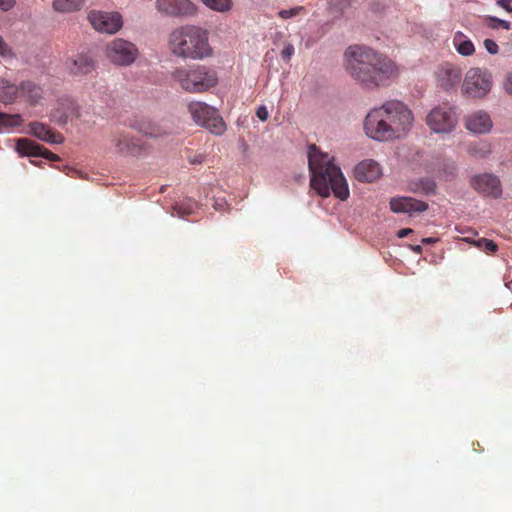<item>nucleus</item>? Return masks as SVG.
Instances as JSON below:
<instances>
[{
	"label": "nucleus",
	"mask_w": 512,
	"mask_h": 512,
	"mask_svg": "<svg viewBox=\"0 0 512 512\" xmlns=\"http://www.w3.org/2000/svg\"><path fill=\"white\" fill-rule=\"evenodd\" d=\"M344 67L359 86L368 91L386 87L400 73L388 56L361 45H351L344 52Z\"/></svg>",
	"instance_id": "nucleus-1"
},
{
	"label": "nucleus",
	"mask_w": 512,
	"mask_h": 512,
	"mask_svg": "<svg viewBox=\"0 0 512 512\" xmlns=\"http://www.w3.org/2000/svg\"><path fill=\"white\" fill-rule=\"evenodd\" d=\"M413 122L414 115L405 103L390 100L368 112L363 128L368 137L383 142L404 137Z\"/></svg>",
	"instance_id": "nucleus-2"
},
{
	"label": "nucleus",
	"mask_w": 512,
	"mask_h": 512,
	"mask_svg": "<svg viewBox=\"0 0 512 512\" xmlns=\"http://www.w3.org/2000/svg\"><path fill=\"white\" fill-rule=\"evenodd\" d=\"M308 165L311 173V187L321 197L330 196L331 192L341 201L348 199V183L334 157L324 153L316 145H311L308 152Z\"/></svg>",
	"instance_id": "nucleus-3"
},
{
	"label": "nucleus",
	"mask_w": 512,
	"mask_h": 512,
	"mask_svg": "<svg viewBox=\"0 0 512 512\" xmlns=\"http://www.w3.org/2000/svg\"><path fill=\"white\" fill-rule=\"evenodd\" d=\"M169 48L174 55L191 59H203L212 52L206 31L191 25L182 26L171 32Z\"/></svg>",
	"instance_id": "nucleus-4"
},
{
	"label": "nucleus",
	"mask_w": 512,
	"mask_h": 512,
	"mask_svg": "<svg viewBox=\"0 0 512 512\" xmlns=\"http://www.w3.org/2000/svg\"><path fill=\"white\" fill-rule=\"evenodd\" d=\"M171 78L183 91L193 94L205 93L218 84L216 71L199 64L177 67Z\"/></svg>",
	"instance_id": "nucleus-5"
},
{
	"label": "nucleus",
	"mask_w": 512,
	"mask_h": 512,
	"mask_svg": "<svg viewBox=\"0 0 512 512\" xmlns=\"http://www.w3.org/2000/svg\"><path fill=\"white\" fill-rule=\"evenodd\" d=\"M192 119L200 126L205 127L215 135H222L226 131V124L217 109L202 101H191L187 105Z\"/></svg>",
	"instance_id": "nucleus-6"
},
{
	"label": "nucleus",
	"mask_w": 512,
	"mask_h": 512,
	"mask_svg": "<svg viewBox=\"0 0 512 512\" xmlns=\"http://www.w3.org/2000/svg\"><path fill=\"white\" fill-rule=\"evenodd\" d=\"M458 119L453 108L448 106H437L433 108L426 116V123L435 133H451Z\"/></svg>",
	"instance_id": "nucleus-7"
},
{
	"label": "nucleus",
	"mask_w": 512,
	"mask_h": 512,
	"mask_svg": "<svg viewBox=\"0 0 512 512\" xmlns=\"http://www.w3.org/2000/svg\"><path fill=\"white\" fill-rule=\"evenodd\" d=\"M492 87V77L487 70L471 68L466 73L462 89L471 97H483Z\"/></svg>",
	"instance_id": "nucleus-8"
},
{
	"label": "nucleus",
	"mask_w": 512,
	"mask_h": 512,
	"mask_svg": "<svg viewBox=\"0 0 512 512\" xmlns=\"http://www.w3.org/2000/svg\"><path fill=\"white\" fill-rule=\"evenodd\" d=\"M107 57L111 62L120 66L132 64L138 56L136 46L124 39H114L107 45Z\"/></svg>",
	"instance_id": "nucleus-9"
},
{
	"label": "nucleus",
	"mask_w": 512,
	"mask_h": 512,
	"mask_svg": "<svg viewBox=\"0 0 512 512\" xmlns=\"http://www.w3.org/2000/svg\"><path fill=\"white\" fill-rule=\"evenodd\" d=\"M88 20L93 28L102 33L114 34L122 26V16L118 12L91 11Z\"/></svg>",
	"instance_id": "nucleus-10"
},
{
	"label": "nucleus",
	"mask_w": 512,
	"mask_h": 512,
	"mask_svg": "<svg viewBox=\"0 0 512 512\" xmlns=\"http://www.w3.org/2000/svg\"><path fill=\"white\" fill-rule=\"evenodd\" d=\"M471 186L484 196L497 199L502 195L501 181L498 176L491 173L475 175L471 179Z\"/></svg>",
	"instance_id": "nucleus-11"
},
{
	"label": "nucleus",
	"mask_w": 512,
	"mask_h": 512,
	"mask_svg": "<svg viewBox=\"0 0 512 512\" xmlns=\"http://www.w3.org/2000/svg\"><path fill=\"white\" fill-rule=\"evenodd\" d=\"M113 142L117 152L123 155L138 156L146 150L139 139L125 132H117L113 136Z\"/></svg>",
	"instance_id": "nucleus-12"
},
{
	"label": "nucleus",
	"mask_w": 512,
	"mask_h": 512,
	"mask_svg": "<svg viewBox=\"0 0 512 512\" xmlns=\"http://www.w3.org/2000/svg\"><path fill=\"white\" fill-rule=\"evenodd\" d=\"M160 12L170 16H190L196 13V6L190 0H157Z\"/></svg>",
	"instance_id": "nucleus-13"
},
{
	"label": "nucleus",
	"mask_w": 512,
	"mask_h": 512,
	"mask_svg": "<svg viewBox=\"0 0 512 512\" xmlns=\"http://www.w3.org/2000/svg\"><path fill=\"white\" fill-rule=\"evenodd\" d=\"M16 151L21 156L43 157L50 161L59 160L58 155L27 138H21L16 142Z\"/></svg>",
	"instance_id": "nucleus-14"
},
{
	"label": "nucleus",
	"mask_w": 512,
	"mask_h": 512,
	"mask_svg": "<svg viewBox=\"0 0 512 512\" xmlns=\"http://www.w3.org/2000/svg\"><path fill=\"white\" fill-rule=\"evenodd\" d=\"M390 209L394 213H407L410 216L414 213H421L428 209V204L424 201L412 197L399 196L390 200Z\"/></svg>",
	"instance_id": "nucleus-15"
},
{
	"label": "nucleus",
	"mask_w": 512,
	"mask_h": 512,
	"mask_svg": "<svg viewBox=\"0 0 512 512\" xmlns=\"http://www.w3.org/2000/svg\"><path fill=\"white\" fill-rule=\"evenodd\" d=\"M462 78V70L451 63L443 64L437 72V79L440 87L444 90L455 88Z\"/></svg>",
	"instance_id": "nucleus-16"
},
{
	"label": "nucleus",
	"mask_w": 512,
	"mask_h": 512,
	"mask_svg": "<svg viewBox=\"0 0 512 512\" xmlns=\"http://www.w3.org/2000/svg\"><path fill=\"white\" fill-rule=\"evenodd\" d=\"M78 117V106L70 99L60 100L57 107L51 113V119L60 125L66 124L68 121Z\"/></svg>",
	"instance_id": "nucleus-17"
},
{
	"label": "nucleus",
	"mask_w": 512,
	"mask_h": 512,
	"mask_svg": "<svg viewBox=\"0 0 512 512\" xmlns=\"http://www.w3.org/2000/svg\"><path fill=\"white\" fill-rule=\"evenodd\" d=\"M465 126L475 134H484L491 130L492 120L487 112L477 111L466 117Z\"/></svg>",
	"instance_id": "nucleus-18"
},
{
	"label": "nucleus",
	"mask_w": 512,
	"mask_h": 512,
	"mask_svg": "<svg viewBox=\"0 0 512 512\" xmlns=\"http://www.w3.org/2000/svg\"><path fill=\"white\" fill-rule=\"evenodd\" d=\"M381 175L379 164L374 160H364L354 169V176L360 182H373Z\"/></svg>",
	"instance_id": "nucleus-19"
},
{
	"label": "nucleus",
	"mask_w": 512,
	"mask_h": 512,
	"mask_svg": "<svg viewBox=\"0 0 512 512\" xmlns=\"http://www.w3.org/2000/svg\"><path fill=\"white\" fill-rule=\"evenodd\" d=\"M67 67L74 75H86L95 69V61L89 54H79L68 63Z\"/></svg>",
	"instance_id": "nucleus-20"
},
{
	"label": "nucleus",
	"mask_w": 512,
	"mask_h": 512,
	"mask_svg": "<svg viewBox=\"0 0 512 512\" xmlns=\"http://www.w3.org/2000/svg\"><path fill=\"white\" fill-rule=\"evenodd\" d=\"M31 133L42 141L53 144H60L64 141L62 134L53 131L46 124L33 122L30 124Z\"/></svg>",
	"instance_id": "nucleus-21"
},
{
	"label": "nucleus",
	"mask_w": 512,
	"mask_h": 512,
	"mask_svg": "<svg viewBox=\"0 0 512 512\" xmlns=\"http://www.w3.org/2000/svg\"><path fill=\"white\" fill-rule=\"evenodd\" d=\"M43 96L41 87L31 81H23L18 86V97L24 98L31 104H37Z\"/></svg>",
	"instance_id": "nucleus-22"
},
{
	"label": "nucleus",
	"mask_w": 512,
	"mask_h": 512,
	"mask_svg": "<svg viewBox=\"0 0 512 512\" xmlns=\"http://www.w3.org/2000/svg\"><path fill=\"white\" fill-rule=\"evenodd\" d=\"M453 45L456 51L462 56H470L475 52V47L471 40H469L462 32L455 33L453 38Z\"/></svg>",
	"instance_id": "nucleus-23"
},
{
	"label": "nucleus",
	"mask_w": 512,
	"mask_h": 512,
	"mask_svg": "<svg viewBox=\"0 0 512 512\" xmlns=\"http://www.w3.org/2000/svg\"><path fill=\"white\" fill-rule=\"evenodd\" d=\"M18 98V86L0 79V102L12 103Z\"/></svg>",
	"instance_id": "nucleus-24"
},
{
	"label": "nucleus",
	"mask_w": 512,
	"mask_h": 512,
	"mask_svg": "<svg viewBox=\"0 0 512 512\" xmlns=\"http://www.w3.org/2000/svg\"><path fill=\"white\" fill-rule=\"evenodd\" d=\"M85 0H54L53 8L61 13L79 11L84 6Z\"/></svg>",
	"instance_id": "nucleus-25"
},
{
	"label": "nucleus",
	"mask_w": 512,
	"mask_h": 512,
	"mask_svg": "<svg viewBox=\"0 0 512 512\" xmlns=\"http://www.w3.org/2000/svg\"><path fill=\"white\" fill-rule=\"evenodd\" d=\"M211 10L217 12H227L233 6L232 0H201Z\"/></svg>",
	"instance_id": "nucleus-26"
},
{
	"label": "nucleus",
	"mask_w": 512,
	"mask_h": 512,
	"mask_svg": "<svg viewBox=\"0 0 512 512\" xmlns=\"http://www.w3.org/2000/svg\"><path fill=\"white\" fill-rule=\"evenodd\" d=\"M23 119L19 114H6L0 112V126L18 127L22 125Z\"/></svg>",
	"instance_id": "nucleus-27"
},
{
	"label": "nucleus",
	"mask_w": 512,
	"mask_h": 512,
	"mask_svg": "<svg viewBox=\"0 0 512 512\" xmlns=\"http://www.w3.org/2000/svg\"><path fill=\"white\" fill-rule=\"evenodd\" d=\"M475 245L479 249L486 251V252H490V253H494L498 249V246L494 241L486 239V238H480V239L476 240Z\"/></svg>",
	"instance_id": "nucleus-28"
},
{
	"label": "nucleus",
	"mask_w": 512,
	"mask_h": 512,
	"mask_svg": "<svg viewBox=\"0 0 512 512\" xmlns=\"http://www.w3.org/2000/svg\"><path fill=\"white\" fill-rule=\"evenodd\" d=\"M486 24H487V27H489L491 29H497V28L501 27L505 30H510V26H511L509 21L502 20V19H499L496 17H487Z\"/></svg>",
	"instance_id": "nucleus-29"
},
{
	"label": "nucleus",
	"mask_w": 512,
	"mask_h": 512,
	"mask_svg": "<svg viewBox=\"0 0 512 512\" xmlns=\"http://www.w3.org/2000/svg\"><path fill=\"white\" fill-rule=\"evenodd\" d=\"M302 10H303V7H301V6L294 7L291 9H283L278 12V15L280 18L286 20V19L297 16L299 14V12Z\"/></svg>",
	"instance_id": "nucleus-30"
},
{
	"label": "nucleus",
	"mask_w": 512,
	"mask_h": 512,
	"mask_svg": "<svg viewBox=\"0 0 512 512\" xmlns=\"http://www.w3.org/2000/svg\"><path fill=\"white\" fill-rule=\"evenodd\" d=\"M470 153L475 156H479V157L483 158L490 153V146L486 143H482V144H480L479 148H477V147L471 148Z\"/></svg>",
	"instance_id": "nucleus-31"
},
{
	"label": "nucleus",
	"mask_w": 512,
	"mask_h": 512,
	"mask_svg": "<svg viewBox=\"0 0 512 512\" xmlns=\"http://www.w3.org/2000/svg\"><path fill=\"white\" fill-rule=\"evenodd\" d=\"M421 186H422V190L424 191L425 194L434 193V191L436 189V183H435V181H433L431 179L421 180Z\"/></svg>",
	"instance_id": "nucleus-32"
},
{
	"label": "nucleus",
	"mask_w": 512,
	"mask_h": 512,
	"mask_svg": "<svg viewBox=\"0 0 512 512\" xmlns=\"http://www.w3.org/2000/svg\"><path fill=\"white\" fill-rule=\"evenodd\" d=\"M294 51H295L294 46L291 43H287L284 45L283 49L281 50L280 55L283 60L289 61L291 59V57L293 56Z\"/></svg>",
	"instance_id": "nucleus-33"
},
{
	"label": "nucleus",
	"mask_w": 512,
	"mask_h": 512,
	"mask_svg": "<svg viewBox=\"0 0 512 512\" xmlns=\"http://www.w3.org/2000/svg\"><path fill=\"white\" fill-rule=\"evenodd\" d=\"M144 133L146 135H149L150 137L158 138L166 134L163 130L160 129L158 126H149L144 130Z\"/></svg>",
	"instance_id": "nucleus-34"
},
{
	"label": "nucleus",
	"mask_w": 512,
	"mask_h": 512,
	"mask_svg": "<svg viewBox=\"0 0 512 512\" xmlns=\"http://www.w3.org/2000/svg\"><path fill=\"white\" fill-rule=\"evenodd\" d=\"M484 47L487 50L488 53L495 55L499 51V47L495 41L492 39H486L484 41Z\"/></svg>",
	"instance_id": "nucleus-35"
},
{
	"label": "nucleus",
	"mask_w": 512,
	"mask_h": 512,
	"mask_svg": "<svg viewBox=\"0 0 512 512\" xmlns=\"http://www.w3.org/2000/svg\"><path fill=\"white\" fill-rule=\"evenodd\" d=\"M0 56L3 57H12L13 53L7 43L3 40V38L0 36Z\"/></svg>",
	"instance_id": "nucleus-36"
},
{
	"label": "nucleus",
	"mask_w": 512,
	"mask_h": 512,
	"mask_svg": "<svg viewBox=\"0 0 512 512\" xmlns=\"http://www.w3.org/2000/svg\"><path fill=\"white\" fill-rule=\"evenodd\" d=\"M503 87L505 92L512 96V72L507 75Z\"/></svg>",
	"instance_id": "nucleus-37"
},
{
	"label": "nucleus",
	"mask_w": 512,
	"mask_h": 512,
	"mask_svg": "<svg viewBox=\"0 0 512 512\" xmlns=\"http://www.w3.org/2000/svg\"><path fill=\"white\" fill-rule=\"evenodd\" d=\"M256 116L261 120V121H266L269 117V113H268V110L265 106H260L257 111H256Z\"/></svg>",
	"instance_id": "nucleus-38"
},
{
	"label": "nucleus",
	"mask_w": 512,
	"mask_h": 512,
	"mask_svg": "<svg viewBox=\"0 0 512 512\" xmlns=\"http://www.w3.org/2000/svg\"><path fill=\"white\" fill-rule=\"evenodd\" d=\"M496 3L508 13L512 14V0H496Z\"/></svg>",
	"instance_id": "nucleus-39"
},
{
	"label": "nucleus",
	"mask_w": 512,
	"mask_h": 512,
	"mask_svg": "<svg viewBox=\"0 0 512 512\" xmlns=\"http://www.w3.org/2000/svg\"><path fill=\"white\" fill-rule=\"evenodd\" d=\"M15 5V0H0V10L8 11Z\"/></svg>",
	"instance_id": "nucleus-40"
},
{
	"label": "nucleus",
	"mask_w": 512,
	"mask_h": 512,
	"mask_svg": "<svg viewBox=\"0 0 512 512\" xmlns=\"http://www.w3.org/2000/svg\"><path fill=\"white\" fill-rule=\"evenodd\" d=\"M204 161V155L203 154H195L192 157H189V162L191 164H201Z\"/></svg>",
	"instance_id": "nucleus-41"
},
{
	"label": "nucleus",
	"mask_w": 512,
	"mask_h": 512,
	"mask_svg": "<svg viewBox=\"0 0 512 512\" xmlns=\"http://www.w3.org/2000/svg\"><path fill=\"white\" fill-rule=\"evenodd\" d=\"M412 232H413L412 229L404 228V229H401L398 231L397 236L399 238H404V237L408 236L409 234H411Z\"/></svg>",
	"instance_id": "nucleus-42"
},
{
	"label": "nucleus",
	"mask_w": 512,
	"mask_h": 512,
	"mask_svg": "<svg viewBox=\"0 0 512 512\" xmlns=\"http://www.w3.org/2000/svg\"><path fill=\"white\" fill-rule=\"evenodd\" d=\"M436 241H437V239H435V238H423L421 242L423 244H432V243H435Z\"/></svg>",
	"instance_id": "nucleus-43"
},
{
	"label": "nucleus",
	"mask_w": 512,
	"mask_h": 512,
	"mask_svg": "<svg viewBox=\"0 0 512 512\" xmlns=\"http://www.w3.org/2000/svg\"><path fill=\"white\" fill-rule=\"evenodd\" d=\"M412 250L416 253H421L422 252V248L420 245H416V246H413L412 247Z\"/></svg>",
	"instance_id": "nucleus-44"
},
{
	"label": "nucleus",
	"mask_w": 512,
	"mask_h": 512,
	"mask_svg": "<svg viewBox=\"0 0 512 512\" xmlns=\"http://www.w3.org/2000/svg\"><path fill=\"white\" fill-rule=\"evenodd\" d=\"M311 44L309 42H306V47L309 48Z\"/></svg>",
	"instance_id": "nucleus-45"
}]
</instances>
